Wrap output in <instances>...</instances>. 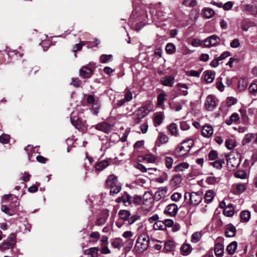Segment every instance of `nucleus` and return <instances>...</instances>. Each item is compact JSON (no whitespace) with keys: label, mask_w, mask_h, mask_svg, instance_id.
Instances as JSON below:
<instances>
[{"label":"nucleus","mask_w":257,"mask_h":257,"mask_svg":"<svg viewBox=\"0 0 257 257\" xmlns=\"http://www.w3.org/2000/svg\"><path fill=\"white\" fill-rule=\"evenodd\" d=\"M106 187L110 189V194L113 195L118 193L121 189V184L119 182L117 177L111 174L109 175L106 180Z\"/></svg>","instance_id":"obj_1"},{"label":"nucleus","mask_w":257,"mask_h":257,"mask_svg":"<svg viewBox=\"0 0 257 257\" xmlns=\"http://www.w3.org/2000/svg\"><path fill=\"white\" fill-rule=\"evenodd\" d=\"M192 145V140L184 141L176 148L173 152V155L177 158L183 157L189 152Z\"/></svg>","instance_id":"obj_2"},{"label":"nucleus","mask_w":257,"mask_h":257,"mask_svg":"<svg viewBox=\"0 0 257 257\" xmlns=\"http://www.w3.org/2000/svg\"><path fill=\"white\" fill-rule=\"evenodd\" d=\"M150 237L145 233L139 235L135 246L136 251L138 253H142L146 250L149 245Z\"/></svg>","instance_id":"obj_3"},{"label":"nucleus","mask_w":257,"mask_h":257,"mask_svg":"<svg viewBox=\"0 0 257 257\" xmlns=\"http://www.w3.org/2000/svg\"><path fill=\"white\" fill-rule=\"evenodd\" d=\"M184 199L187 203L190 205H198L202 200L203 195L201 192H186L184 194Z\"/></svg>","instance_id":"obj_4"},{"label":"nucleus","mask_w":257,"mask_h":257,"mask_svg":"<svg viewBox=\"0 0 257 257\" xmlns=\"http://www.w3.org/2000/svg\"><path fill=\"white\" fill-rule=\"evenodd\" d=\"M227 159V166L230 170L236 169L240 164L241 160L239 154L234 155L232 154L225 155Z\"/></svg>","instance_id":"obj_5"},{"label":"nucleus","mask_w":257,"mask_h":257,"mask_svg":"<svg viewBox=\"0 0 257 257\" xmlns=\"http://www.w3.org/2000/svg\"><path fill=\"white\" fill-rule=\"evenodd\" d=\"M4 202H9L10 204L8 206L12 209H13L14 213H16L17 208L20 205L18 198L13 194L6 195L3 198Z\"/></svg>","instance_id":"obj_6"},{"label":"nucleus","mask_w":257,"mask_h":257,"mask_svg":"<svg viewBox=\"0 0 257 257\" xmlns=\"http://www.w3.org/2000/svg\"><path fill=\"white\" fill-rule=\"evenodd\" d=\"M218 99L213 94L208 95L205 99L204 106L207 111H213L216 108L218 104Z\"/></svg>","instance_id":"obj_7"},{"label":"nucleus","mask_w":257,"mask_h":257,"mask_svg":"<svg viewBox=\"0 0 257 257\" xmlns=\"http://www.w3.org/2000/svg\"><path fill=\"white\" fill-rule=\"evenodd\" d=\"M16 235L11 234L8 238L4 240L0 245V248L3 250L12 248L16 243Z\"/></svg>","instance_id":"obj_8"},{"label":"nucleus","mask_w":257,"mask_h":257,"mask_svg":"<svg viewBox=\"0 0 257 257\" xmlns=\"http://www.w3.org/2000/svg\"><path fill=\"white\" fill-rule=\"evenodd\" d=\"M147 110L145 107H142L133 113V118L135 124L139 123L141 119L147 115Z\"/></svg>","instance_id":"obj_9"},{"label":"nucleus","mask_w":257,"mask_h":257,"mask_svg":"<svg viewBox=\"0 0 257 257\" xmlns=\"http://www.w3.org/2000/svg\"><path fill=\"white\" fill-rule=\"evenodd\" d=\"M220 42V38L215 35H213L204 40V45L205 47L209 48L217 45Z\"/></svg>","instance_id":"obj_10"},{"label":"nucleus","mask_w":257,"mask_h":257,"mask_svg":"<svg viewBox=\"0 0 257 257\" xmlns=\"http://www.w3.org/2000/svg\"><path fill=\"white\" fill-rule=\"evenodd\" d=\"M93 127L98 131L108 134L112 131L113 125L106 122L103 121L93 125Z\"/></svg>","instance_id":"obj_11"},{"label":"nucleus","mask_w":257,"mask_h":257,"mask_svg":"<svg viewBox=\"0 0 257 257\" xmlns=\"http://www.w3.org/2000/svg\"><path fill=\"white\" fill-rule=\"evenodd\" d=\"M251 142L253 144H257V133L246 134L242 141V144L245 145Z\"/></svg>","instance_id":"obj_12"},{"label":"nucleus","mask_w":257,"mask_h":257,"mask_svg":"<svg viewBox=\"0 0 257 257\" xmlns=\"http://www.w3.org/2000/svg\"><path fill=\"white\" fill-rule=\"evenodd\" d=\"M178 210L177 205L175 203H171L166 206L164 213L170 216H174L177 214Z\"/></svg>","instance_id":"obj_13"},{"label":"nucleus","mask_w":257,"mask_h":257,"mask_svg":"<svg viewBox=\"0 0 257 257\" xmlns=\"http://www.w3.org/2000/svg\"><path fill=\"white\" fill-rule=\"evenodd\" d=\"M92 74L91 69L87 66H83L79 70V76L82 78H89Z\"/></svg>","instance_id":"obj_14"},{"label":"nucleus","mask_w":257,"mask_h":257,"mask_svg":"<svg viewBox=\"0 0 257 257\" xmlns=\"http://www.w3.org/2000/svg\"><path fill=\"white\" fill-rule=\"evenodd\" d=\"M236 229L234 226L229 224L226 226L225 235L227 237H232L235 235Z\"/></svg>","instance_id":"obj_15"},{"label":"nucleus","mask_w":257,"mask_h":257,"mask_svg":"<svg viewBox=\"0 0 257 257\" xmlns=\"http://www.w3.org/2000/svg\"><path fill=\"white\" fill-rule=\"evenodd\" d=\"M175 77L173 76H167L161 79L162 84L166 86L172 87L174 83Z\"/></svg>","instance_id":"obj_16"},{"label":"nucleus","mask_w":257,"mask_h":257,"mask_svg":"<svg viewBox=\"0 0 257 257\" xmlns=\"http://www.w3.org/2000/svg\"><path fill=\"white\" fill-rule=\"evenodd\" d=\"M117 202L118 203H123L125 206L130 205L132 202V198L127 193H124L121 197L117 199Z\"/></svg>","instance_id":"obj_17"},{"label":"nucleus","mask_w":257,"mask_h":257,"mask_svg":"<svg viewBox=\"0 0 257 257\" xmlns=\"http://www.w3.org/2000/svg\"><path fill=\"white\" fill-rule=\"evenodd\" d=\"M169 137L167 135H165L163 133H159V135L158 136L157 141H156V145L158 147L161 146V145L165 144L168 142Z\"/></svg>","instance_id":"obj_18"},{"label":"nucleus","mask_w":257,"mask_h":257,"mask_svg":"<svg viewBox=\"0 0 257 257\" xmlns=\"http://www.w3.org/2000/svg\"><path fill=\"white\" fill-rule=\"evenodd\" d=\"M168 188L167 187L159 188L154 194V198L155 200H159L163 197H164L167 192Z\"/></svg>","instance_id":"obj_19"},{"label":"nucleus","mask_w":257,"mask_h":257,"mask_svg":"<svg viewBox=\"0 0 257 257\" xmlns=\"http://www.w3.org/2000/svg\"><path fill=\"white\" fill-rule=\"evenodd\" d=\"M99 248L97 247H92L84 250V254L90 257H98Z\"/></svg>","instance_id":"obj_20"},{"label":"nucleus","mask_w":257,"mask_h":257,"mask_svg":"<svg viewBox=\"0 0 257 257\" xmlns=\"http://www.w3.org/2000/svg\"><path fill=\"white\" fill-rule=\"evenodd\" d=\"M214 252L217 257H222L224 254V245L221 243H217L214 245Z\"/></svg>","instance_id":"obj_21"},{"label":"nucleus","mask_w":257,"mask_h":257,"mask_svg":"<svg viewBox=\"0 0 257 257\" xmlns=\"http://www.w3.org/2000/svg\"><path fill=\"white\" fill-rule=\"evenodd\" d=\"M74 113H71V122L72 124L77 129H80L83 126L82 121L78 117H73Z\"/></svg>","instance_id":"obj_22"},{"label":"nucleus","mask_w":257,"mask_h":257,"mask_svg":"<svg viewBox=\"0 0 257 257\" xmlns=\"http://www.w3.org/2000/svg\"><path fill=\"white\" fill-rule=\"evenodd\" d=\"M213 133V130L210 125H205L202 129V134L204 137L209 138Z\"/></svg>","instance_id":"obj_23"},{"label":"nucleus","mask_w":257,"mask_h":257,"mask_svg":"<svg viewBox=\"0 0 257 257\" xmlns=\"http://www.w3.org/2000/svg\"><path fill=\"white\" fill-rule=\"evenodd\" d=\"M89 242L91 243H96L100 239V234L98 231L92 232L90 233Z\"/></svg>","instance_id":"obj_24"},{"label":"nucleus","mask_w":257,"mask_h":257,"mask_svg":"<svg viewBox=\"0 0 257 257\" xmlns=\"http://www.w3.org/2000/svg\"><path fill=\"white\" fill-rule=\"evenodd\" d=\"M239 119V117L238 113L234 112L230 115L229 118L225 120V122L227 125H229L233 123H237Z\"/></svg>","instance_id":"obj_25"},{"label":"nucleus","mask_w":257,"mask_h":257,"mask_svg":"<svg viewBox=\"0 0 257 257\" xmlns=\"http://www.w3.org/2000/svg\"><path fill=\"white\" fill-rule=\"evenodd\" d=\"M180 250L182 255H187L191 252L192 248L190 244L184 243L182 245Z\"/></svg>","instance_id":"obj_26"},{"label":"nucleus","mask_w":257,"mask_h":257,"mask_svg":"<svg viewBox=\"0 0 257 257\" xmlns=\"http://www.w3.org/2000/svg\"><path fill=\"white\" fill-rule=\"evenodd\" d=\"M237 247V242L235 241H232L227 246L226 251L229 254L232 255L235 253Z\"/></svg>","instance_id":"obj_27"},{"label":"nucleus","mask_w":257,"mask_h":257,"mask_svg":"<svg viewBox=\"0 0 257 257\" xmlns=\"http://www.w3.org/2000/svg\"><path fill=\"white\" fill-rule=\"evenodd\" d=\"M176 87H177L178 90L181 92V95H183L184 96H186L187 95H188V92L187 89L189 88V87L187 86V85L182 83H178L176 84Z\"/></svg>","instance_id":"obj_28"},{"label":"nucleus","mask_w":257,"mask_h":257,"mask_svg":"<svg viewBox=\"0 0 257 257\" xmlns=\"http://www.w3.org/2000/svg\"><path fill=\"white\" fill-rule=\"evenodd\" d=\"M225 146L229 150H231L236 146V143L234 139L228 138L225 140Z\"/></svg>","instance_id":"obj_29"},{"label":"nucleus","mask_w":257,"mask_h":257,"mask_svg":"<svg viewBox=\"0 0 257 257\" xmlns=\"http://www.w3.org/2000/svg\"><path fill=\"white\" fill-rule=\"evenodd\" d=\"M111 244L113 248L119 249L123 245V242L122 239L115 238L112 240Z\"/></svg>","instance_id":"obj_30"},{"label":"nucleus","mask_w":257,"mask_h":257,"mask_svg":"<svg viewBox=\"0 0 257 257\" xmlns=\"http://www.w3.org/2000/svg\"><path fill=\"white\" fill-rule=\"evenodd\" d=\"M185 100H182L180 102H175L170 104L171 108L176 111H179L182 109V104H184Z\"/></svg>","instance_id":"obj_31"},{"label":"nucleus","mask_w":257,"mask_h":257,"mask_svg":"<svg viewBox=\"0 0 257 257\" xmlns=\"http://www.w3.org/2000/svg\"><path fill=\"white\" fill-rule=\"evenodd\" d=\"M243 11L248 12L253 15H257V11H255V7L251 5H244L241 7Z\"/></svg>","instance_id":"obj_32"},{"label":"nucleus","mask_w":257,"mask_h":257,"mask_svg":"<svg viewBox=\"0 0 257 257\" xmlns=\"http://www.w3.org/2000/svg\"><path fill=\"white\" fill-rule=\"evenodd\" d=\"M223 214L227 217L233 216L234 214V208L232 204H229L224 208Z\"/></svg>","instance_id":"obj_33"},{"label":"nucleus","mask_w":257,"mask_h":257,"mask_svg":"<svg viewBox=\"0 0 257 257\" xmlns=\"http://www.w3.org/2000/svg\"><path fill=\"white\" fill-rule=\"evenodd\" d=\"M214 197V192L212 190H209L206 192L204 195L205 201L207 203H210Z\"/></svg>","instance_id":"obj_34"},{"label":"nucleus","mask_w":257,"mask_h":257,"mask_svg":"<svg viewBox=\"0 0 257 257\" xmlns=\"http://www.w3.org/2000/svg\"><path fill=\"white\" fill-rule=\"evenodd\" d=\"M250 218V213L248 211H242L240 213V218L241 221L243 222H247L249 221Z\"/></svg>","instance_id":"obj_35"},{"label":"nucleus","mask_w":257,"mask_h":257,"mask_svg":"<svg viewBox=\"0 0 257 257\" xmlns=\"http://www.w3.org/2000/svg\"><path fill=\"white\" fill-rule=\"evenodd\" d=\"M109 165V163L107 161L103 160L100 162L97 163L95 164V168L97 170L101 171L106 167H107Z\"/></svg>","instance_id":"obj_36"},{"label":"nucleus","mask_w":257,"mask_h":257,"mask_svg":"<svg viewBox=\"0 0 257 257\" xmlns=\"http://www.w3.org/2000/svg\"><path fill=\"white\" fill-rule=\"evenodd\" d=\"M189 166V165L187 163H181L174 167V171L176 172L183 171L187 169Z\"/></svg>","instance_id":"obj_37"},{"label":"nucleus","mask_w":257,"mask_h":257,"mask_svg":"<svg viewBox=\"0 0 257 257\" xmlns=\"http://www.w3.org/2000/svg\"><path fill=\"white\" fill-rule=\"evenodd\" d=\"M248 85V82L246 79L244 78H241L239 79L238 83V87L240 91L244 90Z\"/></svg>","instance_id":"obj_38"},{"label":"nucleus","mask_w":257,"mask_h":257,"mask_svg":"<svg viewBox=\"0 0 257 257\" xmlns=\"http://www.w3.org/2000/svg\"><path fill=\"white\" fill-rule=\"evenodd\" d=\"M168 128L172 136L178 135L177 125L175 123H172L168 126Z\"/></svg>","instance_id":"obj_39"},{"label":"nucleus","mask_w":257,"mask_h":257,"mask_svg":"<svg viewBox=\"0 0 257 257\" xmlns=\"http://www.w3.org/2000/svg\"><path fill=\"white\" fill-rule=\"evenodd\" d=\"M220 179L219 177H216L213 176H210L206 178V182L208 184L214 185L218 183L220 181Z\"/></svg>","instance_id":"obj_40"},{"label":"nucleus","mask_w":257,"mask_h":257,"mask_svg":"<svg viewBox=\"0 0 257 257\" xmlns=\"http://www.w3.org/2000/svg\"><path fill=\"white\" fill-rule=\"evenodd\" d=\"M2 211L9 216H13L15 214L14 213L13 209L10 208L7 205H2L1 206Z\"/></svg>","instance_id":"obj_41"},{"label":"nucleus","mask_w":257,"mask_h":257,"mask_svg":"<svg viewBox=\"0 0 257 257\" xmlns=\"http://www.w3.org/2000/svg\"><path fill=\"white\" fill-rule=\"evenodd\" d=\"M120 217L123 220H128L129 217L131 215L130 211L125 210H120L118 212Z\"/></svg>","instance_id":"obj_42"},{"label":"nucleus","mask_w":257,"mask_h":257,"mask_svg":"<svg viewBox=\"0 0 257 257\" xmlns=\"http://www.w3.org/2000/svg\"><path fill=\"white\" fill-rule=\"evenodd\" d=\"M112 58V55L111 54H102L99 57L100 62L101 63H107L110 61Z\"/></svg>","instance_id":"obj_43"},{"label":"nucleus","mask_w":257,"mask_h":257,"mask_svg":"<svg viewBox=\"0 0 257 257\" xmlns=\"http://www.w3.org/2000/svg\"><path fill=\"white\" fill-rule=\"evenodd\" d=\"M202 236V231H200V232L197 231V232H194L192 235V236H191L192 242H193L194 243H196V242H198L200 240Z\"/></svg>","instance_id":"obj_44"},{"label":"nucleus","mask_w":257,"mask_h":257,"mask_svg":"<svg viewBox=\"0 0 257 257\" xmlns=\"http://www.w3.org/2000/svg\"><path fill=\"white\" fill-rule=\"evenodd\" d=\"M182 179L181 176L180 175H175L174 177L171 180V184L173 186H176L179 185L182 182Z\"/></svg>","instance_id":"obj_45"},{"label":"nucleus","mask_w":257,"mask_h":257,"mask_svg":"<svg viewBox=\"0 0 257 257\" xmlns=\"http://www.w3.org/2000/svg\"><path fill=\"white\" fill-rule=\"evenodd\" d=\"M203 14L205 17L209 19L214 15L215 13L212 9L207 8L203 9Z\"/></svg>","instance_id":"obj_46"},{"label":"nucleus","mask_w":257,"mask_h":257,"mask_svg":"<svg viewBox=\"0 0 257 257\" xmlns=\"http://www.w3.org/2000/svg\"><path fill=\"white\" fill-rule=\"evenodd\" d=\"M165 248L168 251H173L175 248L174 242L171 240H168L165 243Z\"/></svg>","instance_id":"obj_47"},{"label":"nucleus","mask_w":257,"mask_h":257,"mask_svg":"<svg viewBox=\"0 0 257 257\" xmlns=\"http://www.w3.org/2000/svg\"><path fill=\"white\" fill-rule=\"evenodd\" d=\"M163 117L161 114H157L154 118V126H157L160 125L163 121Z\"/></svg>","instance_id":"obj_48"},{"label":"nucleus","mask_w":257,"mask_h":257,"mask_svg":"<svg viewBox=\"0 0 257 257\" xmlns=\"http://www.w3.org/2000/svg\"><path fill=\"white\" fill-rule=\"evenodd\" d=\"M154 228L155 230H165V224H164L162 221H157L154 224Z\"/></svg>","instance_id":"obj_49"},{"label":"nucleus","mask_w":257,"mask_h":257,"mask_svg":"<svg viewBox=\"0 0 257 257\" xmlns=\"http://www.w3.org/2000/svg\"><path fill=\"white\" fill-rule=\"evenodd\" d=\"M246 186L245 183H237L235 185L236 191L238 193H241L244 191Z\"/></svg>","instance_id":"obj_50"},{"label":"nucleus","mask_w":257,"mask_h":257,"mask_svg":"<svg viewBox=\"0 0 257 257\" xmlns=\"http://www.w3.org/2000/svg\"><path fill=\"white\" fill-rule=\"evenodd\" d=\"M234 176L235 178L244 179L246 178V173L243 170H238L234 173Z\"/></svg>","instance_id":"obj_51"},{"label":"nucleus","mask_w":257,"mask_h":257,"mask_svg":"<svg viewBox=\"0 0 257 257\" xmlns=\"http://www.w3.org/2000/svg\"><path fill=\"white\" fill-rule=\"evenodd\" d=\"M101 107L100 102L97 101L92 106L91 108V112L94 115H97L99 112V109Z\"/></svg>","instance_id":"obj_52"},{"label":"nucleus","mask_w":257,"mask_h":257,"mask_svg":"<svg viewBox=\"0 0 257 257\" xmlns=\"http://www.w3.org/2000/svg\"><path fill=\"white\" fill-rule=\"evenodd\" d=\"M166 51L169 54H172L176 51V47L173 44L168 43L166 46Z\"/></svg>","instance_id":"obj_53"},{"label":"nucleus","mask_w":257,"mask_h":257,"mask_svg":"<svg viewBox=\"0 0 257 257\" xmlns=\"http://www.w3.org/2000/svg\"><path fill=\"white\" fill-rule=\"evenodd\" d=\"M156 159V157L151 154H147L144 157V160L148 163H154Z\"/></svg>","instance_id":"obj_54"},{"label":"nucleus","mask_w":257,"mask_h":257,"mask_svg":"<svg viewBox=\"0 0 257 257\" xmlns=\"http://www.w3.org/2000/svg\"><path fill=\"white\" fill-rule=\"evenodd\" d=\"M224 164V161L223 160L219 159L217 160L212 163H211V165L216 169H220L222 167V165Z\"/></svg>","instance_id":"obj_55"},{"label":"nucleus","mask_w":257,"mask_h":257,"mask_svg":"<svg viewBox=\"0 0 257 257\" xmlns=\"http://www.w3.org/2000/svg\"><path fill=\"white\" fill-rule=\"evenodd\" d=\"M214 78V75L210 72H207L205 74L204 79L208 83H211L213 81Z\"/></svg>","instance_id":"obj_56"},{"label":"nucleus","mask_w":257,"mask_h":257,"mask_svg":"<svg viewBox=\"0 0 257 257\" xmlns=\"http://www.w3.org/2000/svg\"><path fill=\"white\" fill-rule=\"evenodd\" d=\"M10 136L9 135L3 134L0 136V142L4 144H8L10 142Z\"/></svg>","instance_id":"obj_57"},{"label":"nucleus","mask_w":257,"mask_h":257,"mask_svg":"<svg viewBox=\"0 0 257 257\" xmlns=\"http://www.w3.org/2000/svg\"><path fill=\"white\" fill-rule=\"evenodd\" d=\"M234 5V3L231 1H228L225 4H222V8L224 11H229L232 9Z\"/></svg>","instance_id":"obj_58"},{"label":"nucleus","mask_w":257,"mask_h":257,"mask_svg":"<svg viewBox=\"0 0 257 257\" xmlns=\"http://www.w3.org/2000/svg\"><path fill=\"white\" fill-rule=\"evenodd\" d=\"M183 4L186 7H194L197 5L196 0H184Z\"/></svg>","instance_id":"obj_59"},{"label":"nucleus","mask_w":257,"mask_h":257,"mask_svg":"<svg viewBox=\"0 0 257 257\" xmlns=\"http://www.w3.org/2000/svg\"><path fill=\"white\" fill-rule=\"evenodd\" d=\"M165 165H166V167L169 169L172 168V165H173V161H174L173 159L170 157H166L165 158Z\"/></svg>","instance_id":"obj_60"},{"label":"nucleus","mask_w":257,"mask_h":257,"mask_svg":"<svg viewBox=\"0 0 257 257\" xmlns=\"http://www.w3.org/2000/svg\"><path fill=\"white\" fill-rule=\"evenodd\" d=\"M140 219V216L136 214V215H132V216L131 215L129 217V218L127 220L128 224L130 225H131V224H133L135 221L138 220Z\"/></svg>","instance_id":"obj_61"},{"label":"nucleus","mask_w":257,"mask_h":257,"mask_svg":"<svg viewBox=\"0 0 257 257\" xmlns=\"http://www.w3.org/2000/svg\"><path fill=\"white\" fill-rule=\"evenodd\" d=\"M86 44L85 41H81L79 43L75 44L73 48V52H77L81 50L83 46H84Z\"/></svg>","instance_id":"obj_62"},{"label":"nucleus","mask_w":257,"mask_h":257,"mask_svg":"<svg viewBox=\"0 0 257 257\" xmlns=\"http://www.w3.org/2000/svg\"><path fill=\"white\" fill-rule=\"evenodd\" d=\"M237 102V99L233 97H228L226 99V104L228 106H231Z\"/></svg>","instance_id":"obj_63"},{"label":"nucleus","mask_w":257,"mask_h":257,"mask_svg":"<svg viewBox=\"0 0 257 257\" xmlns=\"http://www.w3.org/2000/svg\"><path fill=\"white\" fill-rule=\"evenodd\" d=\"M248 90L251 94H256L257 93V84L251 83L249 86Z\"/></svg>","instance_id":"obj_64"}]
</instances>
